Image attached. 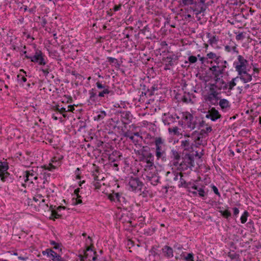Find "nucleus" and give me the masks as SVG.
<instances>
[{"label": "nucleus", "mask_w": 261, "mask_h": 261, "mask_svg": "<svg viewBox=\"0 0 261 261\" xmlns=\"http://www.w3.org/2000/svg\"><path fill=\"white\" fill-rule=\"evenodd\" d=\"M249 62L242 56L239 55L233 62V66L237 72L240 80L244 83L251 81L252 75L248 73L247 67Z\"/></svg>", "instance_id": "1"}, {"label": "nucleus", "mask_w": 261, "mask_h": 261, "mask_svg": "<svg viewBox=\"0 0 261 261\" xmlns=\"http://www.w3.org/2000/svg\"><path fill=\"white\" fill-rule=\"evenodd\" d=\"M155 155L157 160L164 161L166 160V145L165 140L161 137H156L154 141Z\"/></svg>", "instance_id": "2"}, {"label": "nucleus", "mask_w": 261, "mask_h": 261, "mask_svg": "<svg viewBox=\"0 0 261 261\" xmlns=\"http://www.w3.org/2000/svg\"><path fill=\"white\" fill-rule=\"evenodd\" d=\"M196 133H194L192 134L191 137L187 134H185L184 136L187 137L185 140H182L181 141V147L185 151H187L189 152H192L194 151V148L195 146L193 144V142H195L196 144L200 145L201 144L200 141L201 136L199 135L195 139Z\"/></svg>", "instance_id": "3"}, {"label": "nucleus", "mask_w": 261, "mask_h": 261, "mask_svg": "<svg viewBox=\"0 0 261 261\" xmlns=\"http://www.w3.org/2000/svg\"><path fill=\"white\" fill-rule=\"evenodd\" d=\"M181 120L187 125V127L191 130L194 129L197 124L196 117H194L189 112L182 113Z\"/></svg>", "instance_id": "4"}, {"label": "nucleus", "mask_w": 261, "mask_h": 261, "mask_svg": "<svg viewBox=\"0 0 261 261\" xmlns=\"http://www.w3.org/2000/svg\"><path fill=\"white\" fill-rule=\"evenodd\" d=\"M227 88V84L224 82L222 78H217L214 80L213 83H210L208 85L209 90L220 92L221 90H226Z\"/></svg>", "instance_id": "5"}, {"label": "nucleus", "mask_w": 261, "mask_h": 261, "mask_svg": "<svg viewBox=\"0 0 261 261\" xmlns=\"http://www.w3.org/2000/svg\"><path fill=\"white\" fill-rule=\"evenodd\" d=\"M220 94V92L209 90L204 97V100L211 105H217L220 99L219 96Z\"/></svg>", "instance_id": "6"}, {"label": "nucleus", "mask_w": 261, "mask_h": 261, "mask_svg": "<svg viewBox=\"0 0 261 261\" xmlns=\"http://www.w3.org/2000/svg\"><path fill=\"white\" fill-rule=\"evenodd\" d=\"M38 169L37 167L33 168L31 169L27 170L25 172V179L24 181L25 183L30 181V183H34V181H36L38 179Z\"/></svg>", "instance_id": "7"}, {"label": "nucleus", "mask_w": 261, "mask_h": 261, "mask_svg": "<svg viewBox=\"0 0 261 261\" xmlns=\"http://www.w3.org/2000/svg\"><path fill=\"white\" fill-rule=\"evenodd\" d=\"M27 59H29L31 61L34 63H37L41 65H44L46 62L43 58L42 53L40 50H36L35 55L33 56H25Z\"/></svg>", "instance_id": "8"}, {"label": "nucleus", "mask_w": 261, "mask_h": 261, "mask_svg": "<svg viewBox=\"0 0 261 261\" xmlns=\"http://www.w3.org/2000/svg\"><path fill=\"white\" fill-rule=\"evenodd\" d=\"M8 165L6 162H0V178L3 182L8 180L9 173L7 172Z\"/></svg>", "instance_id": "9"}, {"label": "nucleus", "mask_w": 261, "mask_h": 261, "mask_svg": "<svg viewBox=\"0 0 261 261\" xmlns=\"http://www.w3.org/2000/svg\"><path fill=\"white\" fill-rule=\"evenodd\" d=\"M183 162L180 164V166L182 168H184V165H186L185 169L194 167V158L192 155L188 153L186 154L183 158Z\"/></svg>", "instance_id": "10"}, {"label": "nucleus", "mask_w": 261, "mask_h": 261, "mask_svg": "<svg viewBox=\"0 0 261 261\" xmlns=\"http://www.w3.org/2000/svg\"><path fill=\"white\" fill-rule=\"evenodd\" d=\"M96 86L98 89H102V91L99 92L98 94V96L100 97H105L106 95L110 94L111 91L109 90L108 86L102 84L101 82H97Z\"/></svg>", "instance_id": "11"}, {"label": "nucleus", "mask_w": 261, "mask_h": 261, "mask_svg": "<svg viewBox=\"0 0 261 261\" xmlns=\"http://www.w3.org/2000/svg\"><path fill=\"white\" fill-rule=\"evenodd\" d=\"M205 117L211 119V120L215 121L221 117L219 112L215 108H212L208 111Z\"/></svg>", "instance_id": "12"}, {"label": "nucleus", "mask_w": 261, "mask_h": 261, "mask_svg": "<svg viewBox=\"0 0 261 261\" xmlns=\"http://www.w3.org/2000/svg\"><path fill=\"white\" fill-rule=\"evenodd\" d=\"M42 254L44 255H47L53 261H60L61 259L60 255L50 249H47L42 251Z\"/></svg>", "instance_id": "13"}, {"label": "nucleus", "mask_w": 261, "mask_h": 261, "mask_svg": "<svg viewBox=\"0 0 261 261\" xmlns=\"http://www.w3.org/2000/svg\"><path fill=\"white\" fill-rule=\"evenodd\" d=\"M128 185L132 191H139L141 189L142 183L137 178L130 179Z\"/></svg>", "instance_id": "14"}, {"label": "nucleus", "mask_w": 261, "mask_h": 261, "mask_svg": "<svg viewBox=\"0 0 261 261\" xmlns=\"http://www.w3.org/2000/svg\"><path fill=\"white\" fill-rule=\"evenodd\" d=\"M142 162L146 163V167L151 168L154 166L153 155L150 152L147 153L146 155L144 156Z\"/></svg>", "instance_id": "15"}, {"label": "nucleus", "mask_w": 261, "mask_h": 261, "mask_svg": "<svg viewBox=\"0 0 261 261\" xmlns=\"http://www.w3.org/2000/svg\"><path fill=\"white\" fill-rule=\"evenodd\" d=\"M162 253L163 256L168 259L172 258L174 256L173 249L167 245H165L162 248Z\"/></svg>", "instance_id": "16"}, {"label": "nucleus", "mask_w": 261, "mask_h": 261, "mask_svg": "<svg viewBox=\"0 0 261 261\" xmlns=\"http://www.w3.org/2000/svg\"><path fill=\"white\" fill-rule=\"evenodd\" d=\"M214 62L216 64L215 66L216 68L220 69L221 70H225L227 65V62L225 60H223L222 58H218L216 60H214Z\"/></svg>", "instance_id": "17"}, {"label": "nucleus", "mask_w": 261, "mask_h": 261, "mask_svg": "<svg viewBox=\"0 0 261 261\" xmlns=\"http://www.w3.org/2000/svg\"><path fill=\"white\" fill-rule=\"evenodd\" d=\"M238 45L232 41H230L228 44L225 45L224 50L228 53L233 51L234 53L238 54L239 51L237 49Z\"/></svg>", "instance_id": "18"}, {"label": "nucleus", "mask_w": 261, "mask_h": 261, "mask_svg": "<svg viewBox=\"0 0 261 261\" xmlns=\"http://www.w3.org/2000/svg\"><path fill=\"white\" fill-rule=\"evenodd\" d=\"M210 70L212 71V74L214 76V80H216L217 78H222V74L225 70H221L220 69H217L215 66H212L210 68Z\"/></svg>", "instance_id": "19"}, {"label": "nucleus", "mask_w": 261, "mask_h": 261, "mask_svg": "<svg viewBox=\"0 0 261 261\" xmlns=\"http://www.w3.org/2000/svg\"><path fill=\"white\" fill-rule=\"evenodd\" d=\"M79 188L75 189L74 191V194L75 197H73L71 199V203L73 205L81 204L82 202V200L81 199V196L79 195Z\"/></svg>", "instance_id": "20"}, {"label": "nucleus", "mask_w": 261, "mask_h": 261, "mask_svg": "<svg viewBox=\"0 0 261 261\" xmlns=\"http://www.w3.org/2000/svg\"><path fill=\"white\" fill-rule=\"evenodd\" d=\"M56 110L60 114H62L64 117L66 116V115L65 114L66 112L72 111L74 110V108L72 106H68V109L66 110V109L62 107L60 108L59 106H57L56 107Z\"/></svg>", "instance_id": "21"}, {"label": "nucleus", "mask_w": 261, "mask_h": 261, "mask_svg": "<svg viewBox=\"0 0 261 261\" xmlns=\"http://www.w3.org/2000/svg\"><path fill=\"white\" fill-rule=\"evenodd\" d=\"M180 256L182 259L186 261H194V254L193 253H182Z\"/></svg>", "instance_id": "22"}, {"label": "nucleus", "mask_w": 261, "mask_h": 261, "mask_svg": "<svg viewBox=\"0 0 261 261\" xmlns=\"http://www.w3.org/2000/svg\"><path fill=\"white\" fill-rule=\"evenodd\" d=\"M219 100L218 103L222 109H226L230 107V105L228 100L226 99H221Z\"/></svg>", "instance_id": "23"}, {"label": "nucleus", "mask_w": 261, "mask_h": 261, "mask_svg": "<svg viewBox=\"0 0 261 261\" xmlns=\"http://www.w3.org/2000/svg\"><path fill=\"white\" fill-rule=\"evenodd\" d=\"M206 36L208 38V42L211 45H213L217 43L218 39L216 36H212L210 33H207Z\"/></svg>", "instance_id": "24"}, {"label": "nucleus", "mask_w": 261, "mask_h": 261, "mask_svg": "<svg viewBox=\"0 0 261 261\" xmlns=\"http://www.w3.org/2000/svg\"><path fill=\"white\" fill-rule=\"evenodd\" d=\"M168 132L171 135H179V129L177 126H174L168 128Z\"/></svg>", "instance_id": "25"}, {"label": "nucleus", "mask_w": 261, "mask_h": 261, "mask_svg": "<svg viewBox=\"0 0 261 261\" xmlns=\"http://www.w3.org/2000/svg\"><path fill=\"white\" fill-rule=\"evenodd\" d=\"M97 115L95 117V120H100L103 119L107 115V113L104 111H101L98 112H97Z\"/></svg>", "instance_id": "26"}, {"label": "nucleus", "mask_w": 261, "mask_h": 261, "mask_svg": "<svg viewBox=\"0 0 261 261\" xmlns=\"http://www.w3.org/2000/svg\"><path fill=\"white\" fill-rule=\"evenodd\" d=\"M33 200L36 202H39L44 203L45 202V199L43 198V196L41 194H39L38 192H37V194L33 197Z\"/></svg>", "instance_id": "27"}, {"label": "nucleus", "mask_w": 261, "mask_h": 261, "mask_svg": "<svg viewBox=\"0 0 261 261\" xmlns=\"http://www.w3.org/2000/svg\"><path fill=\"white\" fill-rule=\"evenodd\" d=\"M109 198L111 201H116V200H117L118 201H120V195L118 193H115L112 195H110L109 196Z\"/></svg>", "instance_id": "28"}, {"label": "nucleus", "mask_w": 261, "mask_h": 261, "mask_svg": "<svg viewBox=\"0 0 261 261\" xmlns=\"http://www.w3.org/2000/svg\"><path fill=\"white\" fill-rule=\"evenodd\" d=\"M89 99L92 101H95V97L96 95V93L95 92V89H92L89 91Z\"/></svg>", "instance_id": "29"}, {"label": "nucleus", "mask_w": 261, "mask_h": 261, "mask_svg": "<svg viewBox=\"0 0 261 261\" xmlns=\"http://www.w3.org/2000/svg\"><path fill=\"white\" fill-rule=\"evenodd\" d=\"M219 212L221 213L222 216L226 218H228L231 216V213L228 210H221Z\"/></svg>", "instance_id": "30"}, {"label": "nucleus", "mask_w": 261, "mask_h": 261, "mask_svg": "<svg viewBox=\"0 0 261 261\" xmlns=\"http://www.w3.org/2000/svg\"><path fill=\"white\" fill-rule=\"evenodd\" d=\"M204 188V187L203 186H201L197 190L198 195L200 197H204L205 195Z\"/></svg>", "instance_id": "31"}, {"label": "nucleus", "mask_w": 261, "mask_h": 261, "mask_svg": "<svg viewBox=\"0 0 261 261\" xmlns=\"http://www.w3.org/2000/svg\"><path fill=\"white\" fill-rule=\"evenodd\" d=\"M248 216V213L247 211H245L241 217V223L244 224L247 220V217Z\"/></svg>", "instance_id": "32"}, {"label": "nucleus", "mask_w": 261, "mask_h": 261, "mask_svg": "<svg viewBox=\"0 0 261 261\" xmlns=\"http://www.w3.org/2000/svg\"><path fill=\"white\" fill-rule=\"evenodd\" d=\"M236 79V78H233L230 82L227 83V88H228L229 90H231L236 85V83L234 82Z\"/></svg>", "instance_id": "33"}, {"label": "nucleus", "mask_w": 261, "mask_h": 261, "mask_svg": "<svg viewBox=\"0 0 261 261\" xmlns=\"http://www.w3.org/2000/svg\"><path fill=\"white\" fill-rule=\"evenodd\" d=\"M228 256L232 259H235L237 260L239 258V254H237L234 252H229Z\"/></svg>", "instance_id": "34"}, {"label": "nucleus", "mask_w": 261, "mask_h": 261, "mask_svg": "<svg viewBox=\"0 0 261 261\" xmlns=\"http://www.w3.org/2000/svg\"><path fill=\"white\" fill-rule=\"evenodd\" d=\"M165 62H166V66H172L173 65V57H167L165 59Z\"/></svg>", "instance_id": "35"}, {"label": "nucleus", "mask_w": 261, "mask_h": 261, "mask_svg": "<svg viewBox=\"0 0 261 261\" xmlns=\"http://www.w3.org/2000/svg\"><path fill=\"white\" fill-rule=\"evenodd\" d=\"M206 57L208 59L216 60L218 58H220V56H217V55L213 52H210L206 55Z\"/></svg>", "instance_id": "36"}, {"label": "nucleus", "mask_w": 261, "mask_h": 261, "mask_svg": "<svg viewBox=\"0 0 261 261\" xmlns=\"http://www.w3.org/2000/svg\"><path fill=\"white\" fill-rule=\"evenodd\" d=\"M178 184L179 187H185L187 188L188 187V184L186 182L185 180H184L182 177L179 179V182Z\"/></svg>", "instance_id": "37"}, {"label": "nucleus", "mask_w": 261, "mask_h": 261, "mask_svg": "<svg viewBox=\"0 0 261 261\" xmlns=\"http://www.w3.org/2000/svg\"><path fill=\"white\" fill-rule=\"evenodd\" d=\"M157 248L155 246H153L150 251L151 255L155 256L156 255H159L158 253Z\"/></svg>", "instance_id": "38"}, {"label": "nucleus", "mask_w": 261, "mask_h": 261, "mask_svg": "<svg viewBox=\"0 0 261 261\" xmlns=\"http://www.w3.org/2000/svg\"><path fill=\"white\" fill-rule=\"evenodd\" d=\"M17 79L19 82L22 85L27 81V79L22 75H18Z\"/></svg>", "instance_id": "39"}, {"label": "nucleus", "mask_w": 261, "mask_h": 261, "mask_svg": "<svg viewBox=\"0 0 261 261\" xmlns=\"http://www.w3.org/2000/svg\"><path fill=\"white\" fill-rule=\"evenodd\" d=\"M188 60L191 63H195L197 61V58L196 57L194 56H191L188 58Z\"/></svg>", "instance_id": "40"}, {"label": "nucleus", "mask_w": 261, "mask_h": 261, "mask_svg": "<svg viewBox=\"0 0 261 261\" xmlns=\"http://www.w3.org/2000/svg\"><path fill=\"white\" fill-rule=\"evenodd\" d=\"M41 70L42 71L43 75L45 76H47L49 72L50 71V70L49 69V68H42L41 69Z\"/></svg>", "instance_id": "41"}, {"label": "nucleus", "mask_w": 261, "mask_h": 261, "mask_svg": "<svg viewBox=\"0 0 261 261\" xmlns=\"http://www.w3.org/2000/svg\"><path fill=\"white\" fill-rule=\"evenodd\" d=\"M182 1L185 5H190L195 3V1L194 0H182Z\"/></svg>", "instance_id": "42"}, {"label": "nucleus", "mask_w": 261, "mask_h": 261, "mask_svg": "<svg viewBox=\"0 0 261 261\" xmlns=\"http://www.w3.org/2000/svg\"><path fill=\"white\" fill-rule=\"evenodd\" d=\"M245 38L244 33L243 32L239 33L236 37V40H241Z\"/></svg>", "instance_id": "43"}, {"label": "nucleus", "mask_w": 261, "mask_h": 261, "mask_svg": "<svg viewBox=\"0 0 261 261\" xmlns=\"http://www.w3.org/2000/svg\"><path fill=\"white\" fill-rule=\"evenodd\" d=\"M182 177L181 173H176L175 174V176L173 178L174 180H177L178 179L181 178Z\"/></svg>", "instance_id": "44"}, {"label": "nucleus", "mask_w": 261, "mask_h": 261, "mask_svg": "<svg viewBox=\"0 0 261 261\" xmlns=\"http://www.w3.org/2000/svg\"><path fill=\"white\" fill-rule=\"evenodd\" d=\"M51 215L56 219L59 218L61 216L60 214H59L57 212L55 211L52 212Z\"/></svg>", "instance_id": "45"}, {"label": "nucleus", "mask_w": 261, "mask_h": 261, "mask_svg": "<svg viewBox=\"0 0 261 261\" xmlns=\"http://www.w3.org/2000/svg\"><path fill=\"white\" fill-rule=\"evenodd\" d=\"M136 145L137 144V143H138V140L136 139L135 138H134V136H130L129 138Z\"/></svg>", "instance_id": "46"}, {"label": "nucleus", "mask_w": 261, "mask_h": 261, "mask_svg": "<svg viewBox=\"0 0 261 261\" xmlns=\"http://www.w3.org/2000/svg\"><path fill=\"white\" fill-rule=\"evenodd\" d=\"M212 189H213V190L214 192L216 195H220V193L219 192L218 189H217V188L216 186H213V187H212Z\"/></svg>", "instance_id": "47"}, {"label": "nucleus", "mask_w": 261, "mask_h": 261, "mask_svg": "<svg viewBox=\"0 0 261 261\" xmlns=\"http://www.w3.org/2000/svg\"><path fill=\"white\" fill-rule=\"evenodd\" d=\"M233 214H234V215L237 216L239 213V209L238 208L234 207L233 208Z\"/></svg>", "instance_id": "48"}, {"label": "nucleus", "mask_w": 261, "mask_h": 261, "mask_svg": "<svg viewBox=\"0 0 261 261\" xmlns=\"http://www.w3.org/2000/svg\"><path fill=\"white\" fill-rule=\"evenodd\" d=\"M57 114H58V113H57ZM52 118H53L54 120H58V119H62V118H61H61H58V117L57 116V115H56V113H54V114H53V115H52Z\"/></svg>", "instance_id": "49"}, {"label": "nucleus", "mask_w": 261, "mask_h": 261, "mask_svg": "<svg viewBox=\"0 0 261 261\" xmlns=\"http://www.w3.org/2000/svg\"><path fill=\"white\" fill-rule=\"evenodd\" d=\"M121 6L120 5H116L115 6L114 8V10L115 11H117L118 10H119L121 8Z\"/></svg>", "instance_id": "50"}, {"label": "nucleus", "mask_w": 261, "mask_h": 261, "mask_svg": "<svg viewBox=\"0 0 261 261\" xmlns=\"http://www.w3.org/2000/svg\"><path fill=\"white\" fill-rule=\"evenodd\" d=\"M174 158L176 160H178L180 159V155L178 154V153L176 152L174 154Z\"/></svg>", "instance_id": "51"}, {"label": "nucleus", "mask_w": 261, "mask_h": 261, "mask_svg": "<svg viewBox=\"0 0 261 261\" xmlns=\"http://www.w3.org/2000/svg\"><path fill=\"white\" fill-rule=\"evenodd\" d=\"M116 60V59L112 58V57H109L108 58V61L111 63H113L114 62V61Z\"/></svg>", "instance_id": "52"}, {"label": "nucleus", "mask_w": 261, "mask_h": 261, "mask_svg": "<svg viewBox=\"0 0 261 261\" xmlns=\"http://www.w3.org/2000/svg\"><path fill=\"white\" fill-rule=\"evenodd\" d=\"M123 136L125 137L129 138V137L131 136L129 135V133L128 132L124 133Z\"/></svg>", "instance_id": "53"}, {"label": "nucleus", "mask_w": 261, "mask_h": 261, "mask_svg": "<svg viewBox=\"0 0 261 261\" xmlns=\"http://www.w3.org/2000/svg\"><path fill=\"white\" fill-rule=\"evenodd\" d=\"M134 135L135 136H137V137H140L141 139H142V137L140 136V134L138 132L135 133L134 134Z\"/></svg>", "instance_id": "54"}, {"label": "nucleus", "mask_w": 261, "mask_h": 261, "mask_svg": "<svg viewBox=\"0 0 261 261\" xmlns=\"http://www.w3.org/2000/svg\"><path fill=\"white\" fill-rule=\"evenodd\" d=\"M47 195H48L49 194L53 193L54 191L53 190L50 189V191H48V190H46Z\"/></svg>", "instance_id": "55"}, {"label": "nucleus", "mask_w": 261, "mask_h": 261, "mask_svg": "<svg viewBox=\"0 0 261 261\" xmlns=\"http://www.w3.org/2000/svg\"><path fill=\"white\" fill-rule=\"evenodd\" d=\"M212 130V127L211 126L207 127L206 128V132H210Z\"/></svg>", "instance_id": "56"}, {"label": "nucleus", "mask_w": 261, "mask_h": 261, "mask_svg": "<svg viewBox=\"0 0 261 261\" xmlns=\"http://www.w3.org/2000/svg\"><path fill=\"white\" fill-rule=\"evenodd\" d=\"M199 60L201 62V63L203 64L204 62L205 58H204V57H200L199 58Z\"/></svg>", "instance_id": "57"}, {"label": "nucleus", "mask_w": 261, "mask_h": 261, "mask_svg": "<svg viewBox=\"0 0 261 261\" xmlns=\"http://www.w3.org/2000/svg\"><path fill=\"white\" fill-rule=\"evenodd\" d=\"M192 188L193 189H194V190H197L198 188H199V187L195 185H194L192 187Z\"/></svg>", "instance_id": "58"}, {"label": "nucleus", "mask_w": 261, "mask_h": 261, "mask_svg": "<svg viewBox=\"0 0 261 261\" xmlns=\"http://www.w3.org/2000/svg\"><path fill=\"white\" fill-rule=\"evenodd\" d=\"M49 167H47V169H48V170H51L52 169H55V167L53 165H49Z\"/></svg>", "instance_id": "59"}, {"label": "nucleus", "mask_w": 261, "mask_h": 261, "mask_svg": "<svg viewBox=\"0 0 261 261\" xmlns=\"http://www.w3.org/2000/svg\"><path fill=\"white\" fill-rule=\"evenodd\" d=\"M253 71H254V72L258 73L259 71H258V69L257 68H253Z\"/></svg>", "instance_id": "60"}, {"label": "nucleus", "mask_w": 261, "mask_h": 261, "mask_svg": "<svg viewBox=\"0 0 261 261\" xmlns=\"http://www.w3.org/2000/svg\"><path fill=\"white\" fill-rule=\"evenodd\" d=\"M61 209H65V207H64V206H59V207H58V210L59 211H60V210H61Z\"/></svg>", "instance_id": "61"}, {"label": "nucleus", "mask_w": 261, "mask_h": 261, "mask_svg": "<svg viewBox=\"0 0 261 261\" xmlns=\"http://www.w3.org/2000/svg\"><path fill=\"white\" fill-rule=\"evenodd\" d=\"M191 193L195 196L197 195V192L196 191H192Z\"/></svg>", "instance_id": "62"}, {"label": "nucleus", "mask_w": 261, "mask_h": 261, "mask_svg": "<svg viewBox=\"0 0 261 261\" xmlns=\"http://www.w3.org/2000/svg\"><path fill=\"white\" fill-rule=\"evenodd\" d=\"M206 0H199L200 2L202 4H204Z\"/></svg>", "instance_id": "63"}, {"label": "nucleus", "mask_w": 261, "mask_h": 261, "mask_svg": "<svg viewBox=\"0 0 261 261\" xmlns=\"http://www.w3.org/2000/svg\"><path fill=\"white\" fill-rule=\"evenodd\" d=\"M52 245H56V243L55 241H51V243H50Z\"/></svg>", "instance_id": "64"}]
</instances>
